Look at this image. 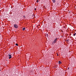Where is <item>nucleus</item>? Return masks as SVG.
<instances>
[{
	"label": "nucleus",
	"mask_w": 76,
	"mask_h": 76,
	"mask_svg": "<svg viewBox=\"0 0 76 76\" xmlns=\"http://www.w3.org/2000/svg\"><path fill=\"white\" fill-rule=\"evenodd\" d=\"M45 35L46 37H48V34H45Z\"/></svg>",
	"instance_id": "obj_5"
},
{
	"label": "nucleus",
	"mask_w": 76,
	"mask_h": 76,
	"mask_svg": "<svg viewBox=\"0 0 76 76\" xmlns=\"http://www.w3.org/2000/svg\"><path fill=\"white\" fill-rule=\"evenodd\" d=\"M36 2H37V3H38V2H39V1H38V0H37V1H36Z\"/></svg>",
	"instance_id": "obj_10"
},
{
	"label": "nucleus",
	"mask_w": 76,
	"mask_h": 76,
	"mask_svg": "<svg viewBox=\"0 0 76 76\" xmlns=\"http://www.w3.org/2000/svg\"><path fill=\"white\" fill-rule=\"evenodd\" d=\"M15 45H16V46H18V44L16 43L15 44Z\"/></svg>",
	"instance_id": "obj_9"
},
{
	"label": "nucleus",
	"mask_w": 76,
	"mask_h": 76,
	"mask_svg": "<svg viewBox=\"0 0 76 76\" xmlns=\"http://www.w3.org/2000/svg\"><path fill=\"white\" fill-rule=\"evenodd\" d=\"M14 27L15 28H18V26L17 24H15L14 25Z\"/></svg>",
	"instance_id": "obj_2"
},
{
	"label": "nucleus",
	"mask_w": 76,
	"mask_h": 76,
	"mask_svg": "<svg viewBox=\"0 0 76 76\" xmlns=\"http://www.w3.org/2000/svg\"><path fill=\"white\" fill-rule=\"evenodd\" d=\"M8 56L9 57V59H10V58H12V55L10 54V53H9L8 54Z\"/></svg>",
	"instance_id": "obj_3"
},
{
	"label": "nucleus",
	"mask_w": 76,
	"mask_h": 76,
	"mask_svg": "<svg viewBox=\"0 0 76 76\" xmlns=\"http://www.w3.org/2000/svg\"><path fill=\"white\" fill-rule=\"evenodd\" d=\"M76 33H75L74 34L73 36H75V35H76Z\"/></svg>",
	"instance_id": "obj_8"
},
{
	"label": "nucleus",
	"mask_w": 76,
	"mask_h": 76,
	"mask_svg": "<svg viewBox=\"0 0 76 76\" xmlns=\"http://www.w3.org/2000/svg\"><path fill=\"white\" fill-rule=\"evenodd\" d=\"M58 63L59 64H61V61H59Z\"/></svg>",
	"instance_id": "obj_6"
},
{
	"label": "nucleus",
	"mask_w": 76,
	"mask_h": 76,
	"mask_svg": "<svg viewBox=\"0 0 76 76\" xmlns=\"http://www.w3.org/2000/svg\"><path fill=\"white\" fill-rule=\"evenodd\" d=\"M57 56H58V54H57Z\"/></svg>",
	"instance_id": "obj_13"
},
{
	"label": "nucleus",
	"mask_w": 76,
	"mask_h": 76,
	"mask_svg": "<svg viewBox=\"0 0 76 76\" xmlns=\"http://www.w3.org/2000/svg\"><path fill=\"white\" fill-rule=\"evenodd\" d=\"M25 29V28H23L22 29L23 31H24Z\"/></svg>",
	"instance_id": "obj_7"
},
{
	"label": "nucleus",
	"mask_w": 76,
	"mask_h": 76,
	"mask_svg": "<svg viewBox=\"0 0 76 76\" xmlns=\"http://www.w3.org/2000/svg\"><path fill=\"white\" fill-rule=\"evenodd\" d=\"M53 2V3H56V0H52Z\"/></svg>",
	"instance_id": "obj_4"
},
{
	"label": "nucleus",
	"mask_w": 76,
	"mask_h": 76,
	"mask_svg": "<svg viewBox=\"0 0 76 76\" xmlns=\"http://www.w3.org/2000/svg\"><path fill=\"white\" fill-rule=\"evenodd\" d=\"M34 10H36V8H35V9H34Z\"/></svg>",
	"instance_id": "obj_12"
},
{
	"label": "nucleus",
	"mask_w": 76,
	"mask_h": 76,
	"mask_svg": "<svg viewBox=\"0 0 76 76\" xmlns=\"http://www.w3.org/2000/svg\"><path fill=\"white\" fill-rule=\"evenodd\" d=\"M69 67L68 68V70H69Z\"/></svg>",
	"instance_id": "obj_11"
},
{
	"label": "nucleus",
	"mask_w": 76,
	"mask_h": 76,
	"mask_svg": "<svg viewBox=\"0 0 76 76\" xmlns=\"http://www.w3.org/2000/svg\"><path fill=\"white\" fill-rule=\"evenodd\" d=\"M58 39V38H56L52 42V44H55V43L57 42V41Z\"/></svg>",
	"instance_id": "obj_1"
}]
</instances>
